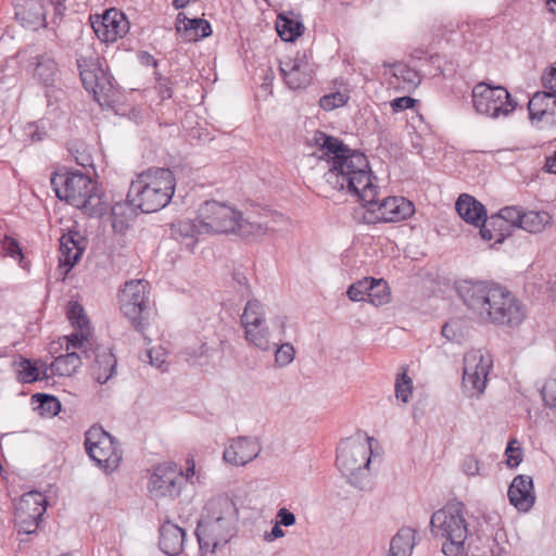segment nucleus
<instances>
[{
  "mask_svg": "<svg viewBox=\"0 0 556 556\" xmlns=\"http://www.w3.org/2000/svg\"><path fill=\"white\" fill-rule=\"evenodd\" d=\"M545 169L548 173L556 174V151L553 155L546 159Z\"/></svg>",
  "mask_w": 556,
  "mask_h": 556,
  "instance_id": "nucleus-61",
  "label": "nucleus"
},
{
  "mask_svg": "<svg viewBox=\"0 0 556 556\" xmlns=\"http://www.w3.org/2000/svg\"><path fill=\"white\" fill-rule=\"evenodd\" d=\"M77 66L85 89L92 92L100 105L110 104L114 100L115 87L112 77L100 67L98 56L80 55Z\"/></svg>",
  "mask_w": 556,
  "mask_h": 556,
  "instance_id": "nucleus-11",
  "label": "nucleus"
},
{
  "mask_svg": "<svg viewBox=\"0 0 556 556\" xmlns=\"http://www.w3.org/2000/svg\"><path fill=\"white\" fill-rule=\"evenodd\" d=\"M493 359L488 351L471 350L464 356L463 387L470 397L484 392Z\"/></svg>",
  "mask_w": 556,
  "mask_h": 556,
  "instance_id": "nucleus-12",
  "label": "nucleus"
},
{
  "mask_svg": "<svg viewBox=\"0 0 556 556\" xmlns=\"http://www.w3.org/2000/svg\"><path fill=\"white\" fill-rule=\"evenodd\" d=\"M232 278L239 286L238 290L241 292V294L248 295L250 293V287H249L248 279L245 277V275L240 271H235L232 275Z\"/></svg>",
  "mask_w": 556,
  "mask_h": 556,
  "instance_id": "nucleus-59",
  "label": "nucleus"
},
{
  "mask_svg": "<svg viewBox=\"0 0 556 556\" xmlns=\"http://www.w3.org/2000/svg\"><path fill=\"white\" fill-rule=\"evenodd\" d=\"M552 91H539L533 94L528 103L529 119L532 126L543 128L555 123L552 112Z\"/></svg>",
  "mask_w": 556,
  "mask_h": 556,
  "instance_id": "nucleus-23",
  "label": "nucleus"
},
{
  "mask_svg": "<svg viewBox=\"0 0 556 556\" xmlns=\"http://www.w3.org/2000/svg\"><path fill=\"white\" fill-rule=\"evenodd\" d=\"M349 98L350 97L346 92H342V91L331 92V93L325 94L320 98L319 105L325 111H331L337 108L343 106L348 102Z\"/></svg>",
  "mask_w": 556,
  "mask_h": 556,
  "instance_id": "nucleus-45",
  "label": "nucleus"
},
{
  "mask_svg": "<svg viewBox=\"0 0 556 556\" xmlns=\"http://www.w3.org/2000/svg\"><path fill=\"white\" fill-rule=\"evenodd\" d=\"M66 341V351L71 348L73 349H83L85 346L86 338L83 333H72L71 336L64 337Z\"/></svg>",
  "mask_w": 556,
  "mask_h": 556,
  "instance_id": "nucleus-57",
  "label": "nucleus"
},
{
  "mask_svg": "<svg viewBox=\"0 0 556 556\" xmlns=\"http://www.w3.org/2000/svg\"><path fill=\"white\" fill-rule=\"evenodd\" d=\"M2 250L12 258L18 260L21 263L24 260V254L16 239L10 236H4L1 241Z\"/></svg>",
  "mask_w": 556,
  "mask_h": 556,
  "instance_id": "nucleus-47",
  "label": "nucleus"
},
{
  "mask_svg": "<svg viewBox=\"0 0 556 556\" xmlns=\"http://www.w3.org/2000/svg\"><path fill=\"white\" fill-rule=\"evenodd\" d=\"M15 18L25 28L36 30L46 25V10L41 0H17Z\"/></svg>",
  "mask_w": 556,
  "mask_h": 556,
  "instance_id": "nucleus-24",
  "label": "nucleus"
},
{
  "mask_svg": "<svg viewBox=\"0 0 556 556\" xmlns=\"http://www.w3.org/2000/svg\"><path fill=\"white\" fill-rule=\"evenodd\" d=\"M549 222L551 216L547 212H523L519 228L531 233H536L541 232Z\"/></svg>",
  "mask_w": 556,
  "mask_h": 556,
  "instance_id": "nucleus-34",
  "label": "nucleus"
},
{
  "mask_svg": "<svg viewBox=\"0 0 556 556\" xmlns=\"http://www.w3.org/2000/svg\"><path fill=\"white\" fill-rule=\"evenodd\" d=\"M198 220L205 233L235 232L238 211L223 202L205 201L198 208Z\"/></svg>",
  "mask_w": 556,
  "mask_h": 556,
  "instance_id": "nucleus-13",
  "label": "nucleus"
},
{
  "mask_svg": "<svg viewBox=\"0 0 556 556\" xmlns=\"http://www.w3.org/2000/svg\"><path fill=\"white\" fill-rule=\"evenodd\" d=\"M56 72L58 65L51 56L43 54L37 58L35 77L46 87L53 85L56 77Z\"/></svg>",
  "mask_w": 556,
  "mask_h": 556,
  "instance_id": "nucleus-33",
  "label": "nucleus"
},
{
  "mask_svg": "<svg viewBox=\"0 0 556 556\" xmlns=\"http://www.w3.org/2000/svg\"><path fill=\"white\" fill-rule=\"evenodd\" d=\"M416 531L409 527L401 528L391 539L388 556H410L415 542Z\"/></svg>",
  "mask_w": 556,
  "mask_h": 556,
  "instance_id": "nucleus-28",
  "label": "nucleus"
},
{
  "mask_svg": "<svg viewBox=\"0 0 556 556\" xmlns=\"http://www.w3.org/2000/svg\"><path fill=\"white\" fill-rule=\"evenodd\" d=\"M548 89H551L553 98H552V112H554V116L556 115V83L552 81L551 84H547Z\"/></svg>",
  "mask_w": 556,
  "mask_h": 556,
  "instance_id": "nucleus-62",
  "label": "nucleus"
},
{
  "mask_svg": "<svg viewBox=\"0 0 556 556\" xmlns=\"http://www.w3.org/2000/svg\"><path fill=\"white\" fill-rule=\"evenodd\" d=\"M412 392H413L412 379L405 372L397 375V378L395 381L396 399L402 401L403 403H408L409 399L412 396Z\"/></svg>",
  "mask_w": 556,
  "mask_h": 556,
  "instance_id": "nucleus-44",
  "label": "nucleus"
},
{
  "mask_svg": "<svg viewBox=\"0 0 556 556\" xmlns=\"http://www.w3.org/2000/svg\"><path fill=\"white\" fill-rule=\"evenodd\" d=\"M387 283L382 279L364 278L352 283L346 294L351 301H369L375 306H380L389 301Z\"/></svg>",
  "mask_w": 556,
  "mask_h": 556,
  "instance_id": "nucleus-19",
  "label": "nucleus"
},
{
  "mask_svg": "<svg viewBox=\"0 0 556 556\" xmlns=\"http://www.w3.org/2000/svg\"><path fill=\"white\" fill-rule=\"evenodd\" d=\"M205 510V518L197 529V538L202 551L215 553L229 542L238 518V509L230 497L218 495L206 503Z\"/></svg>",
  "mask_w": 556,
  "mask_h": 556,
  "instance_id": "nucleus-3",
  "label": "nucleus"
},
{
  "mask_svg": "<svg viewBox=\"0 0 556 556\" xmlns=\"http://www.w3.org/2000/svg\"><path fill=\"white\" fill-rule=\"evenodd\" d=\"M283 535L285 531L281 529V525L276 522L271 528V531L265 534V540L270 542L274 541L275 539L282 538Z\"/></svg>",
  "mask_w": 556,
  "mask_h": 556,
  "instance_id": "nucleus-60",
  "label": "nucleus"
},
{
  "mask_svg": "<svg viewBox=\"0 0 556 556\" xmlns=\"http://www.w3.org/2000/svg\"><path fill=\"white\" fill-rule=\"evenodd\" d=\"M89 20L94 34L104 42H114L129 30L125 14L115 8L106 9L102 14H92Z\"/></svg>",
  "mask_w": 556,
  "mask_h": 556,
  "instance_id": "nucleus-18",
  "label": "nucleus"
},
{
  "mask_svg": "<svg viewBox=\"0 0 556 556\" xmlns=\"http://www.w3.org/2000/svg\"><path fill=\"white\" fill-rule=\"evenodd\" d=\"M176 29L179 33L184 30L185 37L189 41L206 38L212 34L211 24L206 20L186 16L182 20L178 17Z\"/></svg>",
  "mask_w": 556,
  "mask_h": 556,
  "instance_id": "nucleus-29",
  "label": "nucleus"
},
{
  "mask_svg": "<svg viewBox=\"0 0 556 556\" xmlns=\"http://www.w3.org/2000/svg\"><path fill=\"white\" fill-rule=\"evenodd\" d=\"M170 230L172 236L175 239H192L200 233H205L204 230L200 227L198 218L195 220L181 219L174 222L170 225Z\"/></svg>",
  "mask_w": 556,
  "mask_h": 556,
  "instance_id": "nucleus-36",
  "label": "nucleus"
},
{
  "mask_svg": "<svg viewBox=\"0 0 556 556\" xmlns=\"http://www.w3.org/2000/svg\"><path fill=\"white\" fill-rule=\"evenodd\" d=\"M516 443L517 440H510L505 451L507 456L506 464L510 468H516L522 462V450L519 446L515 447L514 444Z\"/></svg>",
  "mask_w": 556,
  "mask_h": 556,
  "instance_id": "nucleus-50",
  "label": "nucleus"
},
{
  "mask_svg": "<svg viewBox=\"0 0 556 556\" xmlns=\"http://www.w3.org/2000/svg\"><path fill=\"white\" fill-rule=\"evenodd\" d=\"M175 188L176 178L169 168L151 167L131 180L127 200L142 213H154L170 202Z\"/></svg>",
  "mask_w": 556,
  "mask_h": 556,
  "instance_id": "nucleus-2",
  "label": "nucleus"
},
{
  "mask_svg": "<svg viewBox=\"0 0 556 556\" xmlns=\"http://www.w3.org/2000/svg\"><path fill=\"white\" fill-rule=\"evenodd\" d=\"M68 319L73 323V325L84 328L88 324V319L84 313V308L78 303H73L70 305L67 311Z\"/></svg>",
  "mask_w": 556,
  "mask_h": 556,
  "instance_id": "nucleus-49",
  "label": "nucleus"
},
{
  "mask_svg": "<svg viewBox=\"0 0 556 556\" xmlns=\"http://www.w3.org/2000/svg\"><path fill=\"white\" fill-rule=\"evenodd\" d=\"M148 357L150 359V364L162 371L167 370L166 367V354L162 348L150 349L148 351Z\"/></svg>",
  "mask_w": 556,
  "mask_h": 556,
  "instance_id": "nucleus-52",
  "label": "nucleus"
},
{
  "mask_svg": "<svg viewBox=\"0 0 556 556\" xmlns=\"http://www.w3.org/2000/svg\"><path fill=\"white\" fill-rule=\"evenodd\" d=\"M315 67L312 53L307 51H298L294 56L279 62L280 75L288 88L292 90L309 86L315 75Z\"/></svg>",
  "mask_w": 556,
  "mask_h": 556,
  "instance_id": "nucleus-16",
  "label": "nucleus"
},
{
  "mask_svg": "<svg viewBox=\"0 0 556 556\" xmlns=\"http://www.w3.org/2000/svg\"><path fill=\"white\" fill-rule=\"evenodd\" d=\"M134 208L128 200H126V203H115L111 208L113 228L122 230L126 226L127 213L131 215Z\"/></svg>",
  "mask_w": 556,
  "mask_h": 556,
  "instance_id": "nucleus-40",
  "label": "nucleus"
},
{
  "mask_svg": "<svg viewBox=\"0 0 556 556\" xmlns=\"http://www.w3.org/2000/svg\"><path fill=\"white\" fill-rule=\"evenodd\" d=\"M205 352H206L205 345L203 344L198 350L187 349L182 353V355H184V359L186 362L195 365L198 363V358L202 357L205 354Z\"/></svg>",
  "mask_w": 556,
  "mask_h": 556,
  "instance_id": "nucleus-58",
  "label": "nucleus"
},
{
  "mask_svg": "<svg viewBox=\"0 0 556 556\" xmlns=\"http://www.w3.org/2000/svg\"><path fill=\"white\" fill-rule=\"evenodd\" d=\"M55 195L88 215H102L105 205L98 184L80 172L54 173L50 179Z\"/></svg>",
  "mask_w": 556,
  "mask_h": 556,
  "instance_id": "nucleus-4",
  "label": "nucleus"
},
{
  "mask_svg": "<svg viewBox=\"0 0 556 556\" xmlns=\"http://www.w3.org/2000/svg\"><path fill=\"white\" fill-rule=\"evenodd\" d=\"M33 400L38 403V409L42 416L53 417L61 410L60 401L50 394L36 393Z\"/></svg>",
  "mask_w": 556,
  "mask_h": 556,
  "instance_id": "nucleus-38",
  "label": "nucleus"
},
{
  "mask_svg": "<svg viewBox=\"0 0 556 556\" xmlns=\"http://www.w3.org/2000/svg\"><path fill=\"white\" fill-rule=\"evenodd\" d=\"M472 104L477 113L493 118L508 116L517 106L510 93L502 86L477 84L472 89Z\"/></svg>",
  "mask_w": 556,
  "mask_h": 556,
  "instance_id": "nucleus-10",
  "label": "nucleus"
},
{
  "mask_svg": "<svg viewBox=\"0 0 556 556\" xmlns=\"http://www.w3.org/2000/svg\"><path fill=\"white\" fill-rule=\"evenodd\" d=\"M417 100L410 98V97H400L395 98L391 101L390 105L392 108V111L394 113L402 112L406 109H410L416 104Z\"/></svg>",
  "mask_w": 556,
  "mask_h": 556,
  "instance_id": "nucleus-54",
  "label": "nucleus"
},
{
  "mask_svg": "<svg viewBox=\"0 0 556 556\" xmlns=\"http://www.w3.org/2000/svg\"><path fill=\"white\" fill-rule=\"evenodd\" d=\"M523 211L517 206H506L500 210L496 215L490 217V224L506 222L513 226L520 227Z\"/></svg>",
  "mask_w": 556,
  "mask_h": 556,
  "instance_id": "nucleus-39",
  "label": "nucleus"
},
{
  "mask_svg": "<svg viewBox=\"0 0 556 556\" xmlns=\"http://www.w3.org/2000/svg\"><path fill=\"white\" fill-rule=\"evenodd\" d=\"M41 518H37L36 516H30L28 514L24 515V513H15L14 521L15 527L17 528L18 533L31 534L36 532L39 526V521Z\"/></svg>",
  "mask_w": 556,
  "mask_h": 556,
  "instance_id": "nucleus-41",
  "label": "nucleus"
},
{
  "mask_svg": "<svg viewBox=\"0 0 556 556\" xmlns=\"http://www.w3.org/2000/svg\"><path fill=\"white\" fill-rule=\"evenodd\" d=\"M392 75L408 90L415 89L421 81L419 73L402 62L392 65Z\"/></svg>",
  "mask_w": 556,
  "mask_h": 556,
  "instance_id": "nucleus-35",
  "label": "nucleus"
},
{
  "mask_svg": "<svg viewBox=\"0 0 556 556\" xmlns=\"http://www.w3.org/2000/svg\"><path fill=\"white\" fill-rule=\"evenodd\" d=\"M85 448L89 457L106 472L114 471L123 458L118 442L100 426H92L86 432Z\"/></svg>",
  "mask_w": 556,
  "mask_h": 556,
  "instance_id": "nucleus-8",
  "label": "nucleus"
},
{
  "mask_svg": "<svg viewBox=\"0 0 556 556\" xmlns=\"http://www.w3.org/2000/svg\"><path fill=\"white\" fill-rule=\"evenodd\" d=\"M277 519V522L283 527H291L296 521L294 514L285 507L278 509Z\"/></svg>",
  "mask_w": 556,
  "mask_h": 556,
  "instance_id": "nucleus-56",
  "label": "nucleus"
},
{
  "mask_svg": "<svg viewBox=\"0 0 556 556\" xmlns=\"http://www.w3.org/2000/svg\"><path fill=\"white\" fill-rule=\"evenodd\" d=\"M455 207L458 215L468 224L480 226V222L486 220L483 204L469 194H460Z\"/></svg>",
  "mask_w": 556,
  "mask_h": 556,
  "instance_id": "nucleus-27",
  "label": "nucleus"
},
{
  "mask_svg": "<svg viewBox=\"0 0 556 556\" xmlns=\"http://www.w3.org/2000/svg\"><path fill=\"white\" fill-rule=\"evenodd\" d=\"M149 282L143 279L126 281L119 291V307L124 316L140 333L144 332L149 314Z\"/></svg>",
  "mask_w": 556,
  "mask_h": 556,
  "instance_id": "nucleus-7",
  "label": "nucleus"
},
{
  "mask_svg": "<svg viewBox=\"0 0 556 556\" xmlns=\"http://www.w3.org/2000/svg\"><path fill=\"white\" fill-rule=\"evenodd\" d=\"M269 230V226L266 222L251 220L249 217L243 218L241 213L238 212V227L236 228L237 233L242 237H260Z\"/></svg>",
  "mask_w": 556,
  "mask_h": 556,
  "instance_id": "nucleus-37",
  "label": "nucleus"
},
{
  "mask_svg": "<svg viewBox=\"0 0 556 556\" xmlns=\"http://www.w3.org/2000/svg\"><path fill=\"white\" fill-rule=\"evenodd\" d=\"M457 329L458 323L456 320H452L443 325L441 332L448 341H458L460 336L457 333Z\"/></svg>",
  "mask_w": 556,
  "mask_h": 556,
  "instance_id": "nucleus-55",
  "label": "nucleus"
},
{
  "mask_svg": "<svg viewBox=\"0 0 556 556\" xmlns=\"http://www.w3.org/2000/svg\"><path fill=\"white\" fill-rule=\"evenodd\" d=\"M87 248V239L77 230H68L60 238L59 263L67 274L81 258Z\"/></svg>",
  "mask_w": 556,
  "mask_h": 556,
  "instance_id": "nucleus-21",
  "label": "nucleus"
},
{
  "mask_svg": "<svg viewBox=\"0 0 556 556\" xmlns=\"http://www.w3.org/2000/svg\"><path fill=\"white\" fill-rule=\"evenodd\" d=\"M18 380L23 383H30L39 380V370L37 366L27 358H23L17 364Z\"/></svg>",
  "mask_w": 556,
  "mask_h": 556,
  "instance_id": "nucleus-42",
  "label": "nucleus"
},
{
  "mask_svg": "<svg viewBox=\"0 0 556 556\" xmlns=\"http://www.w3.org/2000/svg\"><path fill=\"white\" fill-rule=\"evenodd\" d=\"M93 362L91 365V375L97 382L103 384L114 375L117 361L111 349L106 346H97L93 351Z\"/></svg>",
  "mask_w": 556,
  "mask_h": 556,
  "instance_id": "nucleus-25",
  "label": "nucleus"
},
{
  "mask_svg": "<svg viewBox=\"0 0 556 556\" xmlns=\"http://www.w3.org/2000/svg\"><path fill=\"white\" fill-rule=\"evenodd\" d=\"M191 0H174L173 1V4L176 9H182L185 8L187 4H189Z\"/></svg>",
  "mask_w": 556,
  "mask_h": 556,
  "instance_id": "nucleus-64",
  "label": "nucleus"
},
{
  "mask_svg": "<svg viewBox=\"0 0 556 556\" xmlns=\"http://www.w3.org/2000/svg\"><path fill=\"white\" fill-rule=\"evenodd\" d=\"M262 451L255 438L238 437L231 439L223 452V459L232 466H244L255 459Z\"/></svg>",
  "mask_w": 556,
  "mask_h": 556,
  "instance_id": "nucleus-20",
  "label": "nucleus"
},
{
  "mask_svg": "<svg viewBox=\"0 0 556 556\" xmlns=\"http://www.w3.org/2000/svg\"><path fill=\"white\" fill-rule=\"evenodd\" d=\"M186 532L172 521H165L160 527L159 545L161 551L168 556L179 555L185 545Z\"/></svg>",
  "mask_w": 556,
  "mask_h": 556,
  "instance_id": "nucleus-26",
  "label": "nucleus"
},
{
  "mask_svg": "<svg viewBox=\"0 0 556 556\" xmlns=\"http://www.w3.org/2000/svg\"><path fill=\"white\" fill-rule=\"evenodd\" d=\"M311 142L317 148L314 154L330 163L324 175L326 182L334 190H346L367 206L364 217L367 223H397L414 213L413 203L403 197H389L378 202V187L372 182L365 154L321 131H315Z\"/></svg>",
  "mask_w": 556,
  "mask_h": 556,
  "instance_id": "nucleus-1",
  "label": "nucleus"
},
{
  "mask_svg": "<svg viewBox=\"0 0 556 556\" xmlns=\"http://www.w3.org/2000/svg\"><path fill=\"white\" fill-rule=\"evenodd\" d=\"M139 56H140V59H141V61H142L143 63H146V64H148V65H149V64H152L153 66H155V65H156V61H155V59H154L150 53H148V52H140V55H139Z\"/></svg>",
  "mask_w": 556,
  "mask_h": 556,
  "instance_id": "nucleus-63",
  "label": "nucleus"
},
{
  "mask_svg": "<svg viewBox=\"0 0 556 556\" xmlns=\"http://www.w3.org/2000/svg\"><path fill=\"white\" fill-rule=\"evenodd\" d=\"M462 470L468 477L480 476V460L473 455H467L462 462Z\"/></svg>",
  "mask_w": 556,
  "mask_h": 556,
  "instance_id": "nucleus-51",
  "label": "nucleus"
},
{
  "mask_svg": "<svg viewBox=\"0 0 556 556\" xmlns=\"http://www.w3.org/2000/svg\"><path fill=\"white\" fill-rule=\"evenodd\" d=\"M500 287L497 283L486 281L463 280L457 283L456 291L472 316L481 323H486Z\"/></svg>",
  "mask_w": 556,
  "mask_h": 556,
  "instance_id": "nucleus-9",
  "label": "nucleus"
},
{
  "mask_svg": "<svg viewBox=\"0 0 556 556\" xmlns=\"http://www.w3.org/2000/svg\"><path fill=\"white\" fill-rule=\"evenodd\" d=\"M432 534L443 540L442 552L446 556H464L468 536L465 506L460 502L447 503L434 511L430 519Z\"/></svg>",
  "mask_w": 556,
  "mask_h": 556,
  "instance_id": "nucleus-5",
  "label": "nucleus"
},
{
  "mask_svg": "<svg viewBox=\"0 0 556 556\" xmlns=\"http://www.w3.org/2000/svg\"><path fill=\"white\" fill-rule=\"evenodd\" d=\"M481 228H480V235L481 238L485 241H491L493 239L496 240V242H501L503 240V235L500 232L498 235H495L490 227H495L496 224H490V218L485 222H480Z\"/></svg>",
  "mask_w": 556,
  "mask_h": 556,
  "instance_id": "nucleus-53",
  "label": "nucleus"
},
{
  "mask_svg": "<svg viewBox=\"0 0 556 556\" xmlns=\"http://www.w3.org/2000/svg\"><path fill=\"white\" fill-rule=\"evenodd\" d=\"M295 350L291 343H282L275 351V364L278 367H286L293 362Z\"/></svg>",
  "mask_w": 556,
  "mask_h": 556,
  "instance_id": "nucleus-46",
  "label": "nucleus"
},
{
  "mask_svg": "<svg viewBox=\"0 0 556 556\" xmlns=\"http://www.w3.org/2000/svg\"><path fill=\"white\" fill-rule=\"evenodd\" d=\"M542 399L544 403L552 409H556V366L546 379L542 390Z\"/></svg>",
  "mask_w": 556,
  "mask_h": 556,
  "instance_id": "nucleus-43",
  "label": "nucleus"
},
{
  "mask_svg": "<svg viewBox=\"0 0 556 556\" xmlns=\"http://www.w3.org/2000/svg\"><path fill=\"white\" fill-rule=\"evenodd\" d=\"M372 438H367V443L362 440L344 439L337 450L336 465L348 482L359 490H364L368 483V471L371 453Z\"/></svg>",
  "mask_w": 556,
  "mask_h": 556,
  "instance_id": "nucleus-6",
  "label": "nucleus"
},
{
  "mask_svg": "<svg viewBox=\"0 0 556 556\" xmlns=\"http://www.w3.org/2000/svg\"><path fill=\"white\" fill-rule=\"evenodd\" d=\"M47 509V501L46 497L36 491L28 492L24 494L18 504L16 505L15 513H24V515L28 514L30 516H36L37 518H41Z\"/></svg>",
  "mask_w": 556,
  "mask_h": 556,
  "instance_id": "nucleus-30",
  "label": "nucleus"
},
{
  "mask_svg": "<svg viewBox=\"0 0 556 556\" xmlns=\"http://www.w3.org/2000/svg\"><path fill=\"white\" fill-rule=\"evenodd\" d=\"M184 481L175 464L164 463L154 468L148 488L153 497H176L180 494Z\"/></svg>",
  "mask_w": 556,
  "mask_h": 556,
  "instance_id": "nucleus-17",
  "label": "nucleus"
},
{
  "mask_svg": "<svg viewBox=\"0 0 556 556\" xmlns=\"http://www.w3.org/2000/svg\"><path fill=\"white\" fill-rule=\"evenodd\" d=\"M507 496L518 511H529L536 498L532 478L527 475L516 476L508 488Z\"/></svg>",
  "mask_w": 556,
  "mask_h": 556,
  "instance_id": "nucleus-22",
  "label": "nucleus"
},
{
  "mask_svg": "<svg viewBox=\"0 0 556 556\" xmlns=\"http://www.w3.org/2000/svg\"><path fill=\"white\" fill-rule=\"evenodd\" d=\"M81 365L80 355L76 352H67L64 355H60L54 358L50 365V371L52 375L61 377L73 376Z\"/></svg>",
  "mask_w": 556,
  "mask_h": 556,
  "instance_id": "nucleus-31",
  "label": "nucleus"
},
{
  "mask_svg": "<svg viewBox=\"0 0 556 556\" xmlns=\"http://www.w3.org/2000/svg\"><path fill=\"white\" fill-rule=\"evenodd\" d=\"M276 29L283 41H294L304 31L303 24L287 15L280 14L276 22Z\"/></svg>",
  "mask_w": 556,
  "mask_h": 556,
  "instance_id": "nucleus-32",
  "label": "nucleus"
},
{
  "mask_svg": "<svg viewBox=\"0 0 556 556\" xmlns=\"http://www.w3.org/2000/svg\"><path fill=\"white\" fill-rule=\"evenodd\" d=\"M241 324L244 328V338L250 344L262 351H269L278 345L269 340L268 328L264 327V307L258 300L251 299L247 302L241 315Z\"/></svg>",
  "mask_w": 556,
  "mask_h": 556,
  "instance_id": "nucleus-14",
  "label": "nucleus"
},
{
  "mask_svg": "<svg viewBox=\"0 0 556 556\" xmlns=\"http://www.w3.org/2000/svg\"><path fill=\"white\" fill-rule=\"evenodd\" d=\"M495 295L493 311H491L486 323L509 328L521 325L527 316L526 307L521 301L502 286Z\"/></svg>",
  "mask_w": 556,
  "mask_h": 556,
  "instance_id": "nucleus-15",
  "label": "nucleus"
},
{
  "mask_svg": "<svg viewBox=\"0 0 556 556\" xmlns=\"http://www.w3.org/2000/svg\"><path fill=\"white\" fill-rule=\"evenodd\" d=\"M24 134L31 142H38L45 139L47 131L41 122L28 123L24 127Z\"/></svg>",
  "mask_w": 556,
  "mask_h": 556,
  "instance_id": "nucleus-48",
  "label": "nucleus"
}]
</instances>
